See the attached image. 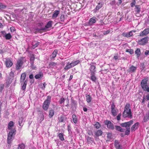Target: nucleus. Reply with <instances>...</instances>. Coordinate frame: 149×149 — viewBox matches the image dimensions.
I'll list each match as a JSON object with an SVG mask.
<instances>
[{"label":"nucleus","mask_w":149,"mask_h":149,"mask_svg":"<svg viewBox=\"0 0 149 149\" xmlns=\"http://www.w3.org/2000/svg\"><path fill=\"white\" fill-rule=\"evenodd\" d=\"M56 63L54 62H50L49 64V65L50 67H51L52 66L54 67L56 65Z\"/></svg>","instance_id":"56"},{"label":"nucleus","mask_w":149,"mask_h":149,"mask_svg":"<svg viewBox=\"0 0 149 149\" xmlns=\"http://www.w3.org/2000/svg\"><path fill=\"white\" fill-rule=\"evenodd\" d=\"M148 80V78L146 77L143 79L141 81V86L143 91L148 86L147 83Z\"/></svg>","instance_id":"4"},{"label":"nucleus","mask_w":149,"mask_h":149,"mask_svg":"<svg viewBox=\"0 0 149 149\" xmlns=\"http://www.w3.org/2000/svg\"><path fill=\"white\" fill-rule=\"evenodd\" d=\"M95 74H91L90 79L93 81L95 82L97 79V78L95 76Z\"/></svg>","instance_id":"27"},{"label":"nucleus","mask_w":149,"mask_h":149,"mask_svg":"<svg viewBox=\"0 0 149 149\" xmlns=\"http://www.w3.org/2000/svg\"><path fill=\"white\" fill-rule=\"evenodd\" d=\"M145 67L144 64L143 63H142L140 64V68L141 69V70H144Z\"/></svg>","instance_id":"49"},{"label":"nucleus","mask_w":149,"mask_h":149,"mask_svg":"<svg viewBox=\"0 0 149 149\" xmlns=\"http://www.w3.org/2000/svg\"><path fill=\"white\" fill-rule=\"evenodd\" d=\"M14 125V122L12 121H10L8 124V128L9 130L12 129V127H13Z\"/></svg>","instance_id":"28"},{"label":"nucleus","mask_w":149,"mask_h":149,"mask_svg":"<svg viewBox=\"0 0 149 149\" xmlns=\"http://www.w3.org/2000/svg\"><path fill=\"white\" fill-rule=\"evenodd\" d=\"M72 65L70 63V62H68L66 65L65 66L64 68V70H69V69L71 68L72 67Z\"/></svg>","instance_id":"18"},{"label":"nucleus","mask_w":149,"mask_h":149,"mask_svg":"<svg viewBox=\"0 0 149 149\" xmlns=\"http://www.w3.org/2000/svg\"><path fill=\"white\" fill-rule=\"evenodd\" d=\"M5 65L7 68H10L13 65V63L10 59L7 58L6 59Z\"/></svg>","instance_id":"9"},{"label":"nucleus","mask_w":149,"mask_h":149,"mask_svg":"<svg viewBox=\"0 0 149 149\" xmlns=\"http://www.w3.org/2000/svg\"><path fill=\"white\" fill-rule=\"evenodd\" d=\"M87 141L88 143H92V142L93 141V139L89 136H88L87 138Z\"/></svg>","instance_id":"37"},{"label":"nucleus","mask_w":149,"mask_h":149,"mask_svg":"<svg viewBox=\"0 0 149 149\" xmlns=\"http://www.w3.org/2000/svg\"><path fill=\"white\" fill-rule=\"evenodd\" d=\"M18 122L19 125L21 126L22 124L24 122V118L22 117L20 118Z\"/></svg>","instance_id":"42"},{"label":"nucleus","mask_w":149,"mask_h":149,"mask_svg":"<svg viewBox=\"0 0 149 149\" xmlns=\"http://www.w3.org/2000/svg\"><path fill=\"white\" fill-rule=\"evenodd\" d=\"M31 65L30 67L31 68H32L33 70H35L37 69V67H36L33 64V66L32 65V63H31Z\"/></svg>","instance_id":"63"},{"label":"nucleus","mask_w":149,"mask_h":149,"mask_svg":"<svg viewBox=\"0 0 149 149\" xmlns=\"http://www.w3.org/2000/svg\"><path fill=\"white\" fill-rule=\"evenodd\" d=\"M58 50L55 49L52 53V54L50 55V57L51 60H54V58L56 57L57 54L58 52Z\"/></svg>","instance_id":"12"},{"label":"nucleus","mask_w":149,"mask_h":149,"mask_svg":"<svg viewBox=\"0 0 149 149\" xmlns=\"http://www.w3.org/2000/svg\"><path fill=\"white\" fill-rule=\"evenodd\" d=\"M96 137H98L101 136L102 134V132L101 130H98L95 132Z\"/></svg>","instance_id":"21"},{"label":"nucleus","mask_w":149,"mask_h":149,"mask_svg":"<svg viewBox=\"0 0 149 149\" xmlns=\"http://www.w3.org/2000/svg\"><path fill=\"white\" fill-rule=\"evenodd\" d=\"M104 122V124L107 125V127L109 129L112 130L114 129L113 124L110 121L106 120Z\"/></svg>","instance_id":"7"},{"label":"nucleus","mask_w":149,"mask_h":149,"mask_svg":"<svg viewBox=\"0 0 149 149\" xmlns=\"http://www.w3.org/2000/svg\"><path fill=\"white\" fill-rule=\"evenodd\" d=\"M4 85L3 84H0V92H1L2 91L3 89L4 88Z\"/></svg>","instance_id":"54"},{"label":"nucleus","mask_w":149,"mask_h":149,"mask_svg":"<svg viewBox=\"0 0 149 149\" xmlns=\"http://www.w3.org/2000/svg\"><path fill=\"white\" fill-rule=\"evenodd\" d=\"M40 44V42H36L35 44L33 45V48L34 49L35 48L37 47Z\"/></svg>","instance_id":"53"},{"label":"nucleus","mask_w":149,"mask_h":149,"mask_svg":"<svg viewBox=\"0 0 149 149\" xmlns=\"http://www.w3.org/2000/svg\"><path fill=\"white\" fill-rule=\"evenodd\" d=\"M35 30L38 32L41 31H45V29H44V27H41L40 28H36L35 29Z\"/></svg>","instance_id":"47"},{"label":"nucleus","mask_w":149,"mask_h":149,"mask_svg":"<svg viewBox=\"0 0 149 149\" xmlns=\"http://www.w3.org/2000/svg\"><path fill=\"white\" fill-rule=\"evenodd\" d=\"M140 6L139 5L135 6V11L137 14L139 13L140 11Z\"/></svg>","instance_id":"24"},{"label":"nucleus","mask_w":149,"mask_h":149,"mask_svg":"<svg viewBox=\"0 0 149 149\" xmlns=\"http://www.w3.org/2000/svg\"><path fill=\"white\" fill-rule=\"evenodd\" d=\"M122 115L121 113H119L116 117V118L118 120H119L120 119V117Z\"/></svg>","instance_id":"60"},{"label":"nucleus","mask_w":149,"mask_h":149,"mask_svg":"<svg viewBox=\"0 0 149 149\" xmlns=\"http://www.w3.org/2000/svg\"><path fill=\"white\" fill-rule=\"evenodd\" d=\"M64 121V118L63 117H61L59 119V122H63Z\"/></svg>","instance_id":"62"},{"label":"nucleus","mask_w":149,"mask_h":149,"mask_svg":"<svg viewBox=\"0 0 149 149\" xmlns=\"http://www.w3.org/2000/svg\"><path fill=\"white\" fill-rule=\"evenodd\" d=\"M77 102L76 101L73 100H72L71 103V107L74 109H76L77 105Z\"/></svg>","instance_id":"20"},{"label":"nucleus","mask_w":149,"mask_h":149,"mask_svg":"<svg viewBox=\"0 0 149 149\" xmlns=\"http://www.w3.org/2000/svg\"><path fill=\"white\" fill-rule=\"evenodd\" d=\"M35 60V56L33 54H31L30 56V63H32V66L33 65V64H34V61Z\"/></svg>","instance_id":"30"},{"label":"nucleus","mask_w":149,"mask_h":149,"mask_svg":"<svg viewBox=\"0 0 149 149\" xmlns=\"http://www.w3.org/2000/svg\"><path fill=\"white\" fill-rule=\"evenodd\" d=\"M65 16L64 15H61L60 16V19L61 21L64 22L65 19Z\"/></svg>","instance_id":"48"},{"label":"nucleus","mask_w":149,"mask_h":149,"mask_svg":"<svg viewBox=\"0 0 149 149\" xmlns=\"http://www.w3.org/2000/svg\"><path fill=\"white\" fill-rule=\"evenodd\" d=\"M10 130L11 131L9 133L8 135L13 136H14L15 134L16 131L14 129H12Z\"/></svg>","instance_id":"22"},{"label":"nucleus","mask_w":149,"mask_h":149,"mask_svg":"<svg viewBox=\"0 0 149 149\" xmlns=\"http://www.w3.org/2000/svg\"><path fill=\"white\" fill-rule=\"evenodd\" d=\"M136 32V31L135 30H132L130 31V32H129L130 37L131 36H133V33H135Z\"/></svg>","instance_id":"59"},{"label":"nucleus","mask_w":149,"mask_h":149,"mask_svg":"<svg viewBox=\"0 0 149 149\" xmlns=\"http://www.w3.org/2000/svg\"><path fill=\"white\" fill-rule=\"evenodd\" d=\"M133 121L132 120H131L127 122L122 123L120 125L121 127H126L127 129V128L130 127V126L133 124Z\"/></svg>","instance_id":"6"},{"label":"nucleus","mask_w":149,"mask_h":149,"mask_svg":"<svg viewBox=\"0 0 149 149\" xmlns=\"http://www.w3.org/2000/svg\"><path fill=\"white\" fill-rule=\"evenodd\" d=\"M65 100V99L63 98L62 97L60 99V100L59 101V103L60 104L63 103L64 102Z\"/></svg>","instance_id":"57"},{"label":"nucleus","mask_w":149,"mask_h":149,"mask_svg":"<svg viewBox=\"0 0 149 149\" xmlns=\"http://www.w3.org/2000/svg\"><path fill=\"white\" fill-rule=\"evenodd\" d=\"M136 3L135 0H132V2L131 3L130 5L132 7H133L135 5Z\"/></svg>","instance_id":"55"},{"label":"nucleus","mask_w":149,"mask_h":149,"mask_svg":"<svg viewBox=\"0 0 149 149\" xmlns=\"http://www.w3.org/2000/svg\"><path fill=\"white\" fill-rule=\"evenodd\" d=\"M112 135L111 133H108L107 134V138L109 139H111L112 138Z\"/></svg>","instance_id":"64"},{"label":"nucleus","mask_w":149,"mask_h":149,"mask_svg":"<svg viewBox=\"0 0 149 149\" xmlns=\"http://www.w3.org/2000/svg\"><path fill=\"white\" fill-rule=\"evenodd\" d=\"M26 77V74L25 73H23L21 75L20 82L21 84H22L24 82V80Z\"/></svg>","instance_id":"17"},{"label":"nucleus","mask_w":149,"mask_h":149,"mask_svg":"<svg viewBox=\"0 0 149 149\" xmlns=\"http://www.w3.org/2000/svg\"><path fill=\"white\" fill-rule=\"evenodd\" d=\"M60 11L58 10H55L52 15V17L55 18L57 17Z\"/></svg>","instance_id":"25"},{"label":"nucleus","mask_w":149,"mask_h":149,"mask_svg":"<svg viewBox=\"0 0 149 149\" xmlns=\"http://www.w3.org/2000/svg\"><path fill=\"white\" fill-rule=\"evenodd\" d=\"M103 6V4L101 2L99 3H98V5L96 6L95 9H94V11L96 12L97 10H99Z\"/></svg>","instance_id":"23"},{"label":"nucleus","mask_w":149,"mask_h":149,"mask_svg":"<svg viewBox=\"0 0 149 149\" xmlns=\"http://www.w3.org/2000/svg\"><path fill=\"white\" fill-rule=\"evenodd\" d=\"M13 140V136H12L8 135L7 139V142L8 144H10L11 143Z\"/></svg>","instance_id":"29"},{"label":"nucleus","mask_w":149,"mask_h":149,"mask_svg":"<svg viewBox=\"0 0 149 149\" xmlns=\"http://www.w3.org/2000/svg\"><path fill=\"white\" fill-rule=\"evenodd\" d=\"M122 35L125 37L128 38L130 37L129 33L128 32L127 33H123L122 34Z\"/></svg>","instance_id":"43"},{"label":"nucleus","mask_w":149,"mask_h":149,"mask_svg":"<svg viewBox=\"0 0 149 149\" xmlns=\"http://www.w3.org/2000/svg\"><path fill=\"white\" fill-rule=\"evenodd\" d=\"M139 124V122H137L133 125L131 129V131H134L137 129L138 128Z\"/></svg>","instance_id":"14"},{"label":"nucleus","mask_w":149,"mask_h":149,"mask_svg":"<svg viewBox=\"0 0 149 149\" xmlns=\"http://www.w3.org/2000/svg\"><path fill=\"white\" fill-rule=\"evenodd\" d=\"M86 101L88 103L90 102L92 100V98L91 96L88 94H86Z\"/></svg>","instance_id":"26"},{"label":"nucleus","mask_w":149,"mask_h":149,"mask_svg":"<svg viewBox=\"0 0 149 149\" xmlns=\"http://www.w3.org/2000/svg\"><path fill=\"white\" fill-rule=\"evenodd\" d=\"M130 107V104H127L125 107L124 110L129 111Z\"/></svg>","instance_id":"46"},{"label":"nucleus","mask_w":149,"mask_h":149,"mask_svg":"<svg viewBox=\"0 0 149 149\" xmlns=\"http://www.w3.org/2000/svg\"><path fill=\"white\" fill-rule=\"evenodd\" d=\"M6 7V5H3L1 3H0V10L5 8Z\"/></svg>","instance_id":"50"},{"label":"nucleus","mask_w":149,"mask_h":149,"mask_svg":"<svg viewBox=\"0 0 149 149\" xmlns=\"http://www.w3.org/2000/svg\"><path fill=\"white\" fill-rule=\"evenodd\" d=\"M58 136L59 138V139L61 141H63L64 140V138L63 136V133H59Z\"/></svg>","instance_id":"41"},{"label":"nucleus","mask_w":149,"mask_h":149,"mask_svg":"<svg viewBox=\"0 0 149 149\" xmlns=\"http://www.w3.org/2000/svg\"><path fill=\"white\" fill-rule=\"evenodd\" d=\"M149 33V29H145L143 31L141 32L139 35L140 36L143 37L147 36Z\"/></svg>","instance_id":"10"},{"label":"nucleus","mask_w":149,"mask_h":149,"mask_svg":"<svg viewBox=\"0 0 149 149\" xmlns=\"http://www.w3.org/2000/svg\"><path fill=\"white\" fill-rule=\"evenodd\" d=\"M114 145L117 149H118L121 147V146L119 145V143L118 141L117 140H116L115 141Z\"/></svg>","instance_id":"31"},{"label":"nucleus","mask_w":149,"mask_h":149,"mask_svg":"<svg viewBox=\"0 0 149 149\" xmlns=\"http://www.w3.org/2000/svg\"><path fill=\"white\" fill-rule=\"evenodd\" d=\"M135 54H136L137 57H139L141 54L140 49L138 48L135 52Z\"/></svg>","instance_id":"33"},{"label":"nucleus","mask_w":149,"mask_h":149,"mask_svg":"<svg viewBox=\"0 0 149 149\" xmlns=\"http://www.w3.org/2000/svg\"><path fill=\"white\" fill-rule=\"evenodd\" d=\"M115 128L117 131L121 132H123L125 130V129L122 128L121 127L119 126H115Z\"/></svg>","instance_id":"19"},{"label":"nucleus","mask_w":149,"mask_h":149,"mask_svg":"<svg viewBox=\"0 0 149 149\" xmlns=\"http://www.w3.org/2000/svg\"><path fill=\"white\" fill-rule=\"evenodd\" d=\"M136 67L132 65L129 68L127 71L130 73L136 71Z\"/></svg>","instance_id":"16"},{"label":"nucleus","mask_w":149,"mask_h":149,"mask_svg":"<svg viewBox=\"0 0 149 149\" xmlns=\"http://www.w3.org/2000/svg\"><path fill=\"white\" fill-rule=\"evenodd\" d=\"M43 76V74L42 73L40 72L38 74H36L35 76V78L36 79H38L40 78H42Z\"/></svg>","instance_id":"35"},{"label":"nucleus","mask_w":149,"mask_h":149,"mask_svg":"<svg viewBox=\"0 0 149 149\" xmlns=\"http://www.w3.org/2000/svg\"><path fill=\"white\" fill-rule=\"evenodd\" d=\"M95 127L97 129H98L99 128L100 126V125L99 123L98 122H96L94 125Z\"/></svg>","instance_id":"51"},{"label":"nucleus","mask_w":149,"mask_h":149,"mask_svg":"<svg viewBox=\"0 0 149 149\" xmlns=\"http://www.w3.org/2000/svg\"><path fill=\"white\" fill-rule=\"evenodd\" d=\"M149 38L148 37H144L138 41V43L139 45H145L148 43V41Z\"/></svg>","instance_id":"5"},{"label":"nucleus","mask_w":149,"mask_h":149,"mask_svg":"<svg viewBox=\"0 0 149 149\" xmlns=\"http://www.w3.org/2000/svg\"><path fill=\"white\" fill-rule=\"evenodd\" d=\"M111 113L113 116H116L117 115V111L115 105L113 102L111 104Z\"/></svg>","instance_id":"8"},{"label":"nucleus","mask_w":149,"mask_h":149,"mask_svg":"<svg viewBox=\"0 0 149 149\" xmlns=\"http://www.w3.org/2000/svg\"><path fill=\"white\" fill-rule=\"evenodd\" d=\"M123 116L124 118H128L131 119L132 115L131 110L130 109L129 111L124 110L123 113Z\"/></svg>","instance_id":"3"},{"label":"nucleus","mask_w":149,"mask_h":149,"mask_svg":"<svg viewBox=\"0 0 149 149\" xmlns=\"http://www.w3.org/2000/svg\"><path fill=\"white\" fill-rule=\"evenodd\" d=\"M27 80H25L24 83V84H23L22 87V89L24 90V91H25V89H26V85H27Z\"/></svg>","instance_id":"40"},{"label":"nucleus","mask_w":149,"mask_h":149,"mask_svg":"<svg viewBox=\"0 0 149 149\" xmlns=\"http://www.w3.org/2000/svg\"><path fill=\"white\" fill-rule=\"evenodd\" d=\"M126 52L129 53L131 54H132L134 53V51L132 49H127L126 50Z\"/></svg>","instance_id":"52"},{"label":"nucleus","mask_w":149,"mask_h":149,"mask_svg":"<svg viewBox=\"0 0 149 149\" xmlns=\"http://www.w3.org/2000/svg\"><path fill=\"white\" fill-rule=\"evenodd\" d=\"M52 21H50L47 23L45 26L44 27V29H45V31H47L48 28L52 27Z\"/></svg>","instance_id":"13"},{"label":"nucleus","mask_w":149,"mask_h":149,"mask_svg":"<svg viewBox=\"0 0 149 149\" xmlns=\"http://www.w3.org/2000/svg\"><path fill=\"white\" fill-rule=\"evenodd\" d=\"M96 18L95 17H93L91 18L89 21L88 24L89 26H91L93 24L95 23L96 22Z\"/></svg>","instance_id":"15"},{"label":"nucleus","mask_w":149,"mask_h":149,"mask_svg":"<svg viewBox=\"0 0 149 149\" xmlns=\"http://www.w3.org/2000/svg\"><path fill=\"white\" fill-rule=\"evenodd\" d=\"M72 117L74 123H77L78 120L76 115L74 114H73L72 115Z\"/></svg>","instance_id":"32"},{"label":"nucleus","mask_w":149,"mask_h":149,"mask_svg":"<svg viewBox=\"0 0 149 149\" xmlns=\"http://www.w3.org/2000/svg\"><path fill=\"white\" fill-rule=\"evenodd\" d=\"M130 132V128H127L126 130L125 131V135H128Z\"/></svg>","instance_id":"44"},{"label":"nucleus","mask_w":149,"mask_h":149,"mask_svg":"<svg viewBox=\"0 0 149 149\" xmlns=\"http://www.w3.org/2000/svg\"><path fill=\"white\" fill-rule=\"evenodd\" d=\"M51 97L50 95L47 96V98L43 102L42 104V108L45 111H47L48 109L49 105L51 102Z\"/></svg>","instance_id":"1"},{"label":"nucleus","mask_w":149,"mask_h":149,"mask_svg":"<svg viewBox=\"0 0 149 149\" xmlns=\"http://www.w3.org/2000/svg\"><path fill=\"white\" fill-rule=\"evenodd\" d=\"M23 59V58L21 57L17 60L16 64V70H18L22 68L24 63Z\"/></svg>","instance_id":"2"},{"label":"nucleus","mask_w":149,"mask_h":149,"mask_svg":"<svg viewBox=\"0 0 149 149\" xmlns=\"http://www.w3.org/2000/svg\"><path fill=\"white\" fill-rule=\"evenodd\" d=\"M54 111L52 109H51L49 110V118H52L54 114Z\"/></svg>","instance_id":"34"},{"label":"nucleus","mask_w":149,"mask_h":149,"mask_svg":"<svg viewBox=\"0 0 149 149\" xmlns=\"http://www.w3.org/2000/svg\"><path fill=\"white\" fill-rule=\"evenodd\" d=\"M1 36H3V37H5V36L6 35V33L5 31H1Z\"/></svg>","instance_id":"58"},{"label":"nucleus","mask_w":149,"mask_h":149,"mask_svg":"<svg viewBox=\"0 0 149 149\" xmlns=\"http://www.w3.org/2000/svg\"><path fill=\"white\" fill-rule=\"evenodd\" d=\"M40 121L41 122L44 119V116L43 114H41L40 115Z\"/></svg>","instance_id":"61"},{"label":"nucleus","mask_w":149,"mask_h":149,"mask_svg":"<svg viewBox=\"0 0 149 149\" xmlns=\"http://www.w3.org/2000/svg\"><path fill=\"white\" fill-rule=\"evenodd\" d=\"M12 36L10 33L6 34L5 36V37H4L7 40L10 39L12 38Z\"/></svg>","instance_id":"39"},{"label":"nucleus","mask_w":149,"mask_h":149,"mask_svg":"<svg viewBox=\"0 0 149 149\" xmlns=\"http://www.w3.org/2000/svg\"><path fill=\"white\" fill-rule=\"evenodd\" d=\"M80 62V61L79 60H77L75 61H72L71 63V64L72 66L73 67L74 66H75L77 65Z\"/></svg>","instance_id":"38"},{"label":"nucleus","mask_w":149,"mask_h":149,"mask_svg":"<svg viewBox=\"0 0 149 149\" xmlns=\"http://www.w3.org/2000/svg\"><path fill=\"white\" fill-rule=\"evenodd\" d=\"M91 63L90 64L91 66L89 68V70H90V72L91 74H95L96 72V69L95 66L91 65Z\"/></svg>","instance_id":"11"},{"label":"nucleus","mask_w":149,"mask_h":149,"mask_svg":"<svg viewBox=\"0 0 149 149\" xmlns=\"http://www.w3.org/2000/svg\"><path fill=\"white\" fill-rule=\"evenodd\" d=\"M149 120V116L146 114L144 117L143 122H146Z\"/></svg>","instance_id":"36"},{"label":"nucleus","mask_w":149,"mask_h":149,"mask_svg":"<svg viewBox=\"0 0 149 149\" xmlns=\"http://www.w3.org/2000/svg\"><path fill=\"white\" fill-rule=\"evenodd\" d=\"M24 145L23 143H22L18 145V147L17 149H24Z\"/></svg>","instance_id":"45"}]
</instances>
